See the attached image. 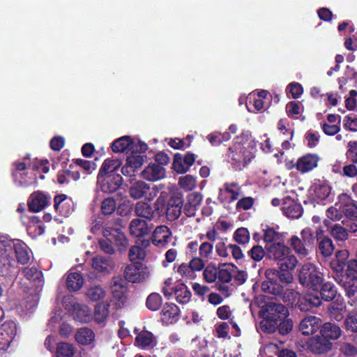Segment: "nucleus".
Segmentation results:
<instances>
[{
    "instance_id": "1",
    "label": "nucleus",
    "mask_w": 357,
    "mask_h": 357,
    "mask_svg": "<svg viewBox=\"0 0 357 357\" xmlns=\"http://www.w3.org/2000/svg\"><path fill=\"white\" fill-rule=\"evenodd\" d=\"M256 145L249 131L242 132L235 138L234 144L229 149L227 154L228 162L241 169L255 157Z\"/></svg>"
},
{
    "instance_id": "2",
    "label": "nucleus",
    "mask_w": 357,
    "mask_h": 357,
    "mask_svg": "<svg viewBox=\"0 0 357 357\" xmlns=\"http://www.w3.org/2000/svg\"><path fill=\"white\" fill-rule=\"evenodd\" d=\"M48 161L47 160H38L34 159L29 165V169L25 172L26 165L24 162H19L15 164V171L13 173L15 180L23 186H28L36 182L37 174L35 171L42 170L43 173L49 171L47 166Z\"/></svg>"
},
{
    "instance_id": "3",
    "label": "nucleus",
    "mask_w": 357,
    "mask_h": 357,
    "mask_svg": "<svg viewBox=\"0 0 357 357\" xmlns=\"http://www.w3.org/2000/svg\"><path fill=\"white\" fill-rule=\"evenodd\" d=\"M261 312L264 318L263 326L268 333L275 331L278 322L285 319L289 314L285 306L275 303H269L264 305Z\"/></svg>"
},
{
    "instance_id": "4",
    "label": "nucleus",
    "mask_w": 357,
    "mask_h": 357,
    "mask_svg": "<svg viewBox=\"0 0 357 357\" xmlns=\"http://www.w3.org/2000/svg\"><path fill=\"white\" fill-rule=\"evenodd\" d=\"M14 250L17 260L21 264H26L30 259V252L24 243L20 241H6L0 240V260L6 261L10 259V253Z\"/></svg>"
},
{
    "instance_id": "5",
    "label": "nucleus",
    "mask_w": 357,
    "mask_h": 357,
    "mask_svg": "<svg viewBox=\"0 0 357 357\" xmlns=\"http://www.w3.org/2000/svg\"><path fill=\"white\" fill-rule=\"evenodd\" d=\"M321 338L314 345V351L321 354L331 349V340H337L342 335L341 328L336 324L330 322L323 324L320 329Z\"/></svg>"
},
{
    "instance_id": "6",
    "label": "nucleus",
    "mask_w": 357,
    "mask_h": 357,
    "mask_svg": "<svg viewBox=\"0 0 357 357\" xmlns=\"http://www.w3.org/2000/svg\"><path fill=\"white\" fill-rule=\"evenodd\" d=\"M298 278L301 284L314 290L317 289L323 282L322 273L311 263H307L301 267Z\"/></svg>"
},
{
    "instance_id": "7",
    "label": "nucleus",
    "mask_w": 357,
    "mask_h": 357,
    "mask_svg": "<svg viewBox=\"0 0 357 357\" xmlns=\"http://www.w3.org/2000/svg\"><path fill=\"white\" fill-rule=\"evenodd\" d=\"M162 188V185H153L152 188L142 181H137L131 184L128 192L134 199H139L145 197L148 201H152Z\"/></svg>"
},
{
    "instance_id": "8",
    "label": "nucleus",
    "mask_w": 357,
    "mask_h": 357,
    "mask_svg": "<svg viewBox=\"0 0 357 357\" xmlns=\"http://www.w3.org/2000/svg\"><path fill=\"white\" fill-rule=\"evenodd\" d=\"M111 148L114 153H122L127 150L144 153L148 149V146L141 141L135 142L129 136H123L114 141Z\"/></svg>"
},
{
    "instance_id": "9",
    "label": "nucleus",
    "mask_w": 357,
    "mask_h": 357,
    "mask_svg": "<svg viewBox=\"0 0 357 357\" xmlns=\"http://www.w3.org/2000/svg\"><path fill=\"white\" fill-rule=\"evenodd\" d=\"M125 278L131 282H141L150 276V271L148 266L142 264H135L126 267Z\"/></svg>"
},
{
    "instance_id": "10",
    "label": "nucleus",
    "mask_w": 357,
    "mask_h": 357,
    "mask_svg": "<svg viewBox=\"0 0 357 357\" xmlns=\"http://www.w3.org/2000/svg\"><path fill=\"white\" fill-rule=\"evenodd\" d=\"M70 312L76 321L88 324L93 321V312L91 307L84 303L73 301Z\"/></svg>"
},
{
    "instance_id": "11",
    "label": "nucleus",
    "mask_w": 357,
    "mask_h": 357,
    "mask_svg": "<svg viewBox=\"0 0 357 357\" xmlns=\"http://www.w3.org/2000/svg\"><path fill=\"white\" fill-rule=\"evenodd\" d=\"M345 275L349 281L340 282V284L344 288L346 294L348 297L354 296L356 288L354 285V281L357 280V260L351 259L347 262Z\"/></svg>"
},
{
    "instance_id": "12",
    "label": "nucleus",
    "mask_w": 357,
    "mask_h": 357,
    "mask_svg": "<svg viewBox=\"0 0 357 357\" xmlns=\"http://www.w3.org/2000/svg\"><path fill=\"white\" fill-rule=\"evenodd\" d=\"M142 152H132L127 158L125 165L121 168L122 174L126 176H133L135 172L142 166L144 162V156L141 155Z\"/></svg>"
},
{
    "instance_id": "13",
    "label": "nucleus",
    "mask_w": 357,
    "mask_h": 357,
    "mask_svg": "<svg viewBox=\"0 0 357 357\" xmlns=\"http://www.w3.org/2000/svg\"><path fill=\"white\" fill-rule=\"evenodd\" d=\"M123 182L120 174H109L107 176H98V184L100 190L107 193H111L119 188Z\"/></svg>"
},
{
    "instance_id": "14",
    "label": "nucleus",
    "mask_w": 357,
    "mask_h": 357,
    "mask_svg": "<svg viewBox=\"0 0 357 357\" xmlns=\"http://www.w3.org/2000/svg\"><path fill=\"white\" fill-rule=\"evenodd\" d=\"M16 334V324L13 321H5L0 327V350L7 349Z\"/></svg>"
},
{
    "instance_id": "15",
    "label": "nucleus",
    "mask_w": 357,
    "mask_h": 357,
    "mask_svg": "<svg viewBox=\"0 0 357 357\" xmlns=\"http://www.w3.org/2000/svg\"><path fill=\"white\" fill-rule=\"evenodd\" d=\"M268 92L262 90L258 93L252 92L246 97L247 109L250 112L256 113L264 107L263 99L267 96Z\"/></svg>"
},
{
    "instance_id": "16",
    "label": "nucleus",
    "mask_w": 357,
    "mask_h": 357,
    "mask_svg": "<svg viewBox=\"0 0 357 357\" xmlns=\"http://www.w3.org/2000/svg\"><path fill=\"white\" fill-rule=\"evenodd\" d=\"M134 333L136 334L135 345L142 349H151L156 345V340L154 335L148 331H142L139 332L137 328H135Z\"/></svg>"
},
{
    "instance_id": "17",
    "label": "nucleus",
    "mask_w": 357,
    "mask_h": 357,
    "mask_svg": "<svg viewBox=\"0 0 357 357\" xmlns=\"http://www.w3.org/2000/svg\"><path fill=\"white\" fill-rule=\"evenodd\" d=\"M331 186L324 181L315 182L310 190V194L312 199L317 202L326 200L331 195Z\"/></svg>"
},
{
    "instance_id": "18",
    "label": "nucleus",
    "mask_w": 357,
    "mask_h": 357,
    "mask_svg": "<svg viewBox=\"0 0 357 357\" xmlns=\"http://www.w3.org/2000/svg\"><path fill=\"white\" fill-rule=\"evenodd\" d=\"M319 158L316 154H306L297 160L296 169L301 173H307L317 167Z\"/></svg>"
},
{
    "instance_id": "19",
    "label": "nucleus",
    "mask_w": 357,
    "mask_h": 357,
    "mask_svg": "<svg viewBox=\"0 0 357 357\" xmlns=\"http://www.w3.org/2000/svg\"><path fill=\"white\" fill-rule=\"evenodd\" d=\"M337 206H340L342 214L347 217L357 218V206L350 195L342 193L338 196Z\"/></svg>"
},
{
    "instance_id": "20",
    "label": "nucleus",
    "mask_w": 357,
    "mask_h": 357,
    "mask_svg": "<svg viewBox=\"0 0 357 357\" xmlns=\"http://www.w3.org/2000/svg\"><path fill=\"white\" fill-rule=\"evenodd\" d=\"M142 177L149 181H157L165 178V168L159 164L152 163L149 165L141 173Z\"/></svg>"
},
{
    "instance_id": "21",
    "label": "nucleus",
    "mask_w": 357,
    "mask_h": 357,
    "mask_svg": "<svg viewBox=\"0 0 357 357\" xmlns=\"http://www.w3.org/2000/svg\"><path fill=\"white\" fill-rule=\"evenodd\" d=\"M240 194L241 188L237 183H227L220 189L219 199L221 202H233L239 197Z\"/></svg>"
},
{
    "instance_id": "22",
    "label": "nucleus",
    "mask_w": 357,
    "mask_h": 357,
    "mask_svg": "<svg viewBox=\"0 0 357 357\" xmlns=\"http://www.w3.org/2000/svg\"><path fill=\"white\" fill-rule=\"evenodd\" d=\"M282 210L287 217L291 218H298L303 213L301 206L289 197L283 199Z\"/></svg>"
},
{
    "instance_id": "23",
    "label": "nucleus",
    "mask_w": 357,
    "mask_h": 357,
    "mask_svg": "<svg viewBox=\"0 0 357 357\" xmlns=\"http://www.w3.org/2000/svg\"><path fill=\"white\" fill-rule=\"evenodd\" d=\"M47 196L42 192H36L31 195L28 206L33 212L42 211L48 204Z\"/></svg>"
},
{
    "instance_id": "24",
    "label": "nucleus",
    "mask_w": 357,
    "mask_h": 357,
    "mask_svg": "<svg viewBox=\"0 0 357 357\" xmlns=\"http://www.w3.org/2000/svg\"><path fill=\"white\" fill-rule=\"evenodd\" d=\"M66 283L68 291L75 292L83 287L84 279L81 273L72 269L67 274Z\"/></svg>"
},
{
    "instance_id": "25",
    "label": "nucleus",
    "mask_w": 357,
    "mask_h": 357,
    "mask_svg": "<svg viewBox=\"0 0 357 357\" xmlns=\"http://www.w3.org/2000/svg\"><path fill=\"white\" fill-rule=\"evenodd\" d=\"M171 231L166 226L157 227L153 234V243L159 247L165 246L171 240Z\"/></svg>"
},
{
    "instance_id": "26",
    "label": "nucleus",
    "mask_w": 357,
    "mask_h": 357,
    "mask_svg": "<svg viewBox=\"0 0 357 357\" xmlns=\"http://www.w3.org/2000/svg\"><path fill=\"white\" fill-rule=\"evenodd\" d=\"M109 303L106 301L97 304L94 307L93 320L98 325L105 326L109 317Z\"/></svg>"
},
{
    "instance_id": "27",
    "label": "nucleus",
    "mask_w": 357,
    "mask_h": 357,
    "mask_svg": "<svg viewBox=\"0 0 357 357\" xmlns=\"http://www.w3.org/2000/svg\"><path fill=\"white\" fill-rule=\"evenodd\" d=\"M321 320L315 316H308L300 323V331L303 335L314 333L319 328Z\"/></svg>"
},
{
    "instance_id": "28",
    "label": "nucleus",
    "mask_w": 357,
    "mask_h": 357,
    "mask_svg": "<svg viewBox=\"0 0 357 357\" xmlns=\"http://www.w3.org/2000/svg\"><path fill=\"white\" fill-rule=\"evenodd\" d=\"M54 206L55 210L63 216H68L73 211L71 200L63 194L54 197Z\"/></svg>"
},
{
    "instance_id": "29",
    "label": "nucleus",
    "mask_w": 357,
    "mask_h": 357,
    "mask_svg": "<svg viewBox=\"0 0 357 357\" xmlns=\"http://www.w3.org/2000/svg\"><path fill=\"white\" fill-rule=\"evenodd\" d=\"M202 198V195L199 192H192L188 195L184 205V212L188 216L190 217L195 214V211L198 209Z\"/></svg>"
},
{
    "instance_id": "30",
    "label": "nucleus",
    "mask_w": 357,
    "mask_h": 357,
    "mask_svg": "<svg viewBox=\"0 0 357 357\" xmlns=\"http://www.w3.org/2000/svg\"><path fill=\"white\" fill-rule=\"evenodd\" d=\"M321 303L320 297L314 294H307L299 298L298 304L301 311H307L311 307H318Z\"/></svg>"
},
{
    "instance_id": "31",
    "label": "nucleus",
    "mask_w": 357,
    "mask_h": 357,
    "mask_svg": "<svg viewBox=\"0 0 357 357\" xmlns=\"http://www.w3.org/2000/svg\"><path fill=\"white\" fill-rule=\"evenodd\" d=\"M289 254V249L282 243L271 244L267 248V255L269 258L276 261H282Z\"/></svg>"
},
{
    "instance_id": "32",
    "label": "nucleus",
    "mask_w": 357,
    "mask_h": 357,
    "mask_svg": "<svg viewBox=\"0 0 357 357\" xmlns=\"http://www.w3.org/2000/svg\"><path fill=\"white\" fill-rule=\"evenodd\" d=\"M349 257V253L347 250L336 252L335 257L330 262L331 268L335 273H342Z\"/></svg>"
},
{
    "instance_id": "33",
    "label": "nucleus",
    "mask_w": 357,
    "mask_h": 357,
    "mask_svg": "<svg viewBox=\"0 0 357 357\" xmlns=\"http://www.w3.org/2000/svg\"><path fill=\"white\" fill-rule=\"evenodd\" d=\"M182 201L180 198H172L167 203L166 215L168 220L172 221L177 219L181 213Z\"/></svg>"
},
{
    "instance_id": "34",
    "label": "nucleus",
    "mask_w": 357,
    "mask_h": 357,
    "mask_svg": "<svg viewBox=\"0 0 357 357\" xmlns=\"http://www.w3.org/2000/svg\"><path fill=\"white\" fill-rule=\"evenodd\" d=\"M92 267L98 272L109 273L114 268V264L109 257L97 256L92 259Z\"/></svg>"
},
{
    "instance_id": "35",
    "label": "nucleus",
    "mask_w": 357,
    "mask_h": 357,
    "mask_svg": "<svg viewBox=\"0 0 357 357\" xmlns=\"http://www.w3.org/2000/svg\"><path fill=\"white\" fill-rule=\"evenodd\" d=\"M121 165V160L118 158H107L103 162L98 175L102 176L109 174H116V172L119 169Z\"/></svg>"
},
{
    "instance_id": "36",
    "label": "nucleus",
    "mask_w": 357,
    "mask_h": 357,
    "mask_svg": "<svg viewBox=\"0 0 357 357\" xmlns=\"http://www.w3.org/2000/svg\"><path fill=\"white\" fill-rule=\"evenodd\" d=\"M131 235L135 237H142L149 234L150 229L147 222L140 219H134L130 224Z\"/></svg>"
},
{
    "instance_id": "37",
    "label": "nucleus",
    "mask_w": 357,
    "mask_h": 357,
    "mask_svg": "<svg viewBox=\"0 0 357 357\" xmlns=\"http://www.w3.org/2000/svg\"><path fill=\"white\" fill-rule=\"evenodd\" d=\"M179 309L173 303L166 304L162 311V320L167 324H172L178 319Z\"/></svg>"
},
{
    "instance_id": "38",
    "label": "nucleus",
    "mask_w": 357,
    "mask_h": 357,
    "mask_svg": "<svg viewBox=\"0 0 357 357\" xmlns=\"http://www.w3.org/2000/svg\"><path fill=\"white\" fill-rule=\"evenodd\" d=\"M105 238H111L112 241L118 246H125L127 241L125 234L119 229H105L103 231Z\"/></svg>"
},
{
    "instance_id": "39",
    "label": "nucleus",
    "mask_w": 357,
    "mask_h": 357,
    "mask_svg": "<svg viewBox=\"0 0 357 357\" xmlns=\"http://www.w3.org/2000/svg\"><path fill=\"white\" fill-rule=\"evenodd\" d=\"M75 340L79 344H90L95 340V333L91 328L83 327L77 331Z\"/></svg>"
},
{
    "instance_id": "40",
    "label": "nucleus",
    "mask_w": 357,
    "mask_h": 357,
    "mask_svg": "<svg viewBox=\"0 0 357 357\" xmlns=\"http://www.w3.org/2000/svg\"><path fill=\"white\" fill-rule=\"evenodd\" d=\"M85 295L89 301L98 302L105 298L106 291L101 286L95 285L87 289Z\"/></svg>"
},
{
    "instance_id": "41",
    "label": "nucleus",
    "mask_w": 357,
    "mask_h": 357,
    "mask_svg": "<svg viewBox=\"0 0 357 357\" xmlns=\"http://www.w3.org/2000/svg\"><path fill=\"white\" fill-rule=\"evenodd\" d=\"M174 295L176 300L180 303H186L191 298V292L185 284L181 283L175 287Z\"/></svg>"
},
{
    "instance_id": "42",
    "label": "nucleus",
    "mask_w": 357,
    "mask_h": 357,
    "mask_svg": "<svg viewBox=\"0 0 357 357\" xmlns=\"http://www.w3.org/2000/svg\"><path fill=\"white\" fill-rule=\"evenodd\" d=\"M57 357H79V354L75 351V347L66 342H61L56 348Z\"/></svg>"
},
{
    "instance_id": "43",
    "label": "nucleus",
    "mask_w": 357,
    "mask_h": 357,
    "mask_svg": "<svg viewBox=\"0 0 357 357\" xmlns=\"http://www.w3.org/2000/svg\"><path fill=\"white\" fill-rule=\"evenodd\" d=\"M345 305L342 301H336L333 303L328 310L329 316L337 321H341L344 317Z\"/></svg>"
},
{
    "instance_id": "44",
    "label": "nucleus",
    "mask_w": 357,
    "mask_h": 357,
    "mask_svg": "<svg viewBox=\"0 0 357 357\" xmlns=\"http://www.w3.org/2000/svg\"><path fill=\"white\" fill-rule=\"evenodd\" d=\"M146 256L145 250L138 245L132 246L129 250L128 257L132 264H142Z\"/></svg>"
},
{
    "instance_id": "45",
    "label": "nucleus",
    "mask_w": 357,
    "mask_h": 357,
    "mask_svg": "<svg viewBox=\"0 0 357 357\" xmlns=\"http://www.w3.org/2000/svg\"><path fill=\"white\" fill-rule=\"evenodd\" d=\"M263 291L282 296L284 294V287L273 281H265L261 284Z\"/></svg>"
},
{
    "instance_id": "46",
    "label": "nucleus",
    "mask_w": 357,
    "mask_h": 357,
    "mask_svg": "<svg viewBox=\"0 0 357 357\" xmlns=\"http://www.w3.org/2000/svg\"><path fill=\"white\" fill-rule=\"evenodd\" d=\"M135 211L137 215L151 220L153 216V211L151 205L146 202H138L135 205Z\"/></svg>"
},
{
    "instance_id": "47",
    "label": "nucleus",
    "mask_w": 357,
    "mask_h": 357,
    "mask_svg": "<svg viewBox=\"0 0 357 357\" xmlns=\"http://www.w3.org/2000/svg\"><path fill=\"white\" fill-rule=\"evenodd\" d=\"M320 294L322 299L329 301L335 298L336 289L332 283L326 282L322 285Z\"/></svg>"
},
{
    "instance_id": "48",
    "label": "nucleus",
    "mask_w": 357,
    "mask_h": 357,
    "mask_svg": "<svg viewBox=\"0 0 357 357\" xmlns=\"http://www.w3.org/2000/svg\"><path fill=\"white\" fill-rule=\"evenodd\" d=\"M203 276L208 283H213L218 279V268L214 264H209L204 270Z\"/></svg>"
},
{
    "instance_id": "49",
    "label": "nucleus",
    "mask_w": 357,
    "mask_h": 357,
    "mask_svg": "<svg viewBox=\"0 0 357 357\" xmlns=\"http://www.w3.org/2000/svg\"><path fill=\"white\" fill-rule=\"evenodd\" d=\"M178 185L183 190L189 191L195 188L197 181L195 177L191 175H185L178 178Z\"/></svg>"
},
{
    "instance_id": "50",
    "label": "nucleus",
    "mask_w": 357,
    "mask_h": 357,
    "mask_svg": "<svg viewBox=\"0 0 357 357\" xmlns=\"http://www.w3.org/2000/svg\"><path fill=\"white\" fill-rule=\"evenodd\" d=\"M125 284L126 282L121 278L116 277L113 278L111 283V289L114 297L120 296L119 294V289H117V287H119V289H121V294L122 295L126 294V287Z\"/></svg>"
},
{
    "instance_id": "51",
    "label": "nucleus",
    "mask_w": 357,
    "mask_h": 357,
    "mask_svg": "<svg viewBox=\"0 0 357 357\" xmlns=\"http://www.w3.org/2000/svg\"><path fill=\"white\" fill-rule=\"evenodd\" d=\"M333 237L340 241H344L348 238L349 234L347 230L340 225H335L331 231Z\"/></svg>"
},
{
    "instance_id": "52",
    "label": "nucleus",
    "mask_w": 357,
    "mask_h": 357,
    "mask_svg": "<svg viewBox=\"0 0 357 357\" xmlns=\"http://www.w3.org/2000/svg\"><path fill=\"white\" fill-rule=\"evenodd\" d=\"M162 303L161 296L158 294L153 293L147 298L146 306L151 310L155 311L160 307Z\"/></svg>"
},
{
    "instance_id": "53",
    "label": "nucleus",
    "mask_w": 357,
    "mask_h": 357,
    "mask_svg": "<svg viewBox=\"0 0 357 357\" xmlns=\"http://www.w3.org/2000/svg\"><path fill=\"white\" fill-rule=\"evenodd\" d=\"M319 248L322 255L325 257L330 256L334 250L331 239L326 237L319 242Z\"/></svg>"
},
{
    "instance_id": "54",
    "label": "nucleus",
    "mask_w": 357,
    "mask_h": 357,
    "mask_svg": "<svg viewBox=\"0 0 357 357\" xmlns=\"http://www.w3.org/2000/svg\"><path fill=\"white\" fill-rule=\"evenodd\" d=\"M24 277L29 281H41L42 273L35 267H27L23 271Z\"/></svg>"
},
{
    "instance_id": "55",
    "label": "nucleus",
    "mask_w": 357,
    "mask_h": 357,
    "mask_svg": "<svg viewBox=\"0 0 357 357\" xmlns=\"http://www.w3.org/2000/svg\"><path fill=\"white\" fill-rule=\"evenodd\" d=\"M327 218L333 221H337L342 218L343 214L340 206H337V202L333 206L328 208L326 211Z\"/></svg>"
},
{
    "instance_id": "56",
    "label": "nucleus",
    "mask_w": 357,
    "mask_h": 357,
    "mask_svg": "<svg viewBox=\"0 0 357 357\" xmlns=\"http://www.w3.org/2000/svg\"><path fill=\"white\" fill-rule=\"evenodd\" d=\"M231 274L229 266L227 264H222L218 268V279L225 283H227L231 280Z\"/></svg>"
},
{
    "instance_id": "57",
    "label": "nucleus",
    "mask_w": 357,
    "mask_h": 357,
    "mask_svg": "<svg viewBox=\"0 0 357 357\" xmlns=\"http://www.w3.org/2000/svg\"><path fill=\"white\" fill-rule=\"evenodd\" d=\"M79 178V174L69 171H63L58 174L57 181L60 184L68 183L70 179L77 181Z\"/></svg>"
},
{
    "instance_id": "58",
    "label": "nucleus",
    "mask_w": 357,
    "mask_h": 357,
    "mask_svg": "<svg viewBox=\"0 0 357 357\" xmlns=\"http://www.w3.org/2000/svg\"><path fill=\"white\" fill-rule=\"evenodd\" d=\"M173 168L179 174L185 173L188 170V166L184 163L181 154L176 153L174 155Z\"/></svg>"
},
{
    "instance_id": "59",
    "label": "nucleus",
    "mask_w": 357,
    "mask_h": 357,
    "mask_svg": "<svg viewBox=\"0 0 357 357\" xmlns=\"http://www.w3.org/2000/svg\"><path fill=\"white\" fill-rule=\"evenodd\" d=\"M234 239L239 244H246L250 241V234L246 228H238L234 233Z\"/></svg>"
},
{
    "instance_id": "60",
    "label": "nucleus",
    "mask_w": 357,
    "mask_h": 357,
    "mask_svg": "<svg viewBox=\"0 0 357 357\" xmlns=\"http://www.w3.org/2000/svg\"><path fill=\"white\" fill-rule=\"evenodd\" d=\"M213 250V246L211 243L203 242L199 246V257L203 259H208Z\"/></svg>"
},
{
    "instance_id": "61",
    "label": "nucleus",
    "mask_w": 357,
    "mask_h": 357,
    "mask_svg": "<svg viewBox=\"0 0 357 357\" xmlns=\"http://www.w3.org/2000/svg\"><path fill=\"white\" fill-rule=\"evenodd\" d=\"M291 245L294 250L300 255L306 256L308 254V249L303 245L301 239L297 236H293L291 240Z\"/></svg>"
},
{
    "instance_id": "62",
    "label": "nucleus",
    "mask_w": 357,
    "mask_h": 357,
    "mask_svg": "<svg viewBox=\"0 0 357 357\" xmlns=\"http://www.w3.org/2000/svg\"><path fill=\"white\" fill-rule=\"evenodd\" d=\"M116 208V204L114 199L107 198L105 199L101 205V211L105 215L112 214Z\"/></svg>"
},
{
    "instance_id": "63",
    "label": "nucleus",
    "mask_w": 357,
    "mask_h": 357,
    "mask_svg": "<svg viewBox=\"0 0 357 357\" xmlns=\"http://www.w3.org/2000/svg\"><path fill=\"white\" fill-rule=\"evenodd\" d=\"M344 325L347 331L357 333V313H351L347 315Z\"/></svg>"
},
{
    "instance_id": "64",
    "label": "nucleus",
    "mask_w": 357,
    "mask_h": 357,
    "mask_svg": "<svg viewBox=\"0 0 357 357\" xmlns=\"http://www.w3.org/2000/svg\"><path fill=\"white\" fill-rule=\"evenodd\" d=\"M343 126L348 130L357 131V117L354 115L345 116L343 120Z\"/></svg>"
}]
</instances>
